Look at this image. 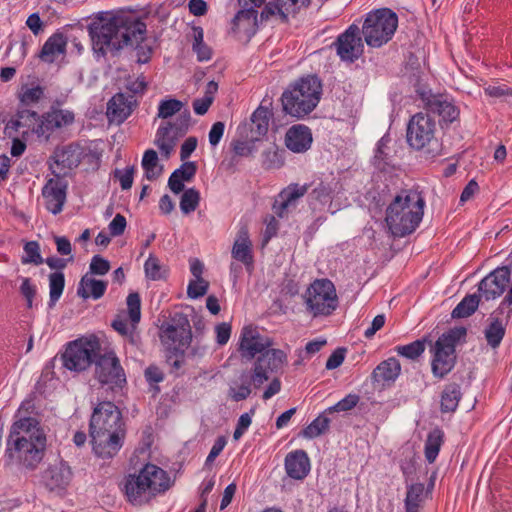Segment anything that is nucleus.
<instances>
[{
	"label": "nucleus",
	"mask_w": 512,
	"mask_h": 512,
	"mask_svg": "<svg viewBox=\"0 0 512 512\" xmlns=\"http://www.w3.org/2000/svg\"><path fill=\"white\" fill-rule=\"evenodd\" d=\"M10 427L3 455L7 470L34 471L43 460L46 449V435L39 422L33 417H21Z\"/></svg>",
	"instance_id": "1"
},
{
	"label": "nucleus",
	"mask_w": 512,
	"mask_h": 512,
	"mask_svg": "<svg viewBox=\"0 0 512 512\" xmlns=\"http://www.w3.org/2000/svg\"><path fill=\"white\" fill-rule=\"evenodd\" d=\"M90 436L95 454L103 459L114 457L123 445L125 429L121 412L112 402L99 403L90 419Z\"/></svg>",
	"instance_id": "2"
},
{
	"label": "nucleus",
	"mask_w": 512,
	"mask_h": 512,
	"mask_svg": "<svg viewBox=\"0 0 512 512\" xmlns=\"http://www.w3.org/2000/svg\"><path fill=\"white\" fill-rule=\"evenodd\" d=\"M425 199L418 189H401L385 210V223L389 232L397 238L412 234L424 215Z\"/></svg>",
	"instance_id": "3"
},
{
	"label": "nucleus",
	"mask_w": 512,
	"mask_h": 512,
	"mask_svg": "<svg viewBox=\"0 0 512 512\" xmlns=\"http://www.w3.org/2000/svg\"><path fill=\"white\" fill-rule=\"evenodd\" d=\"M67 30L88 32H146V24L132 11H102L88 17L72 21L64 26Z\"/></svg>",
	"instance_id": "4"
},
{
	"label": "nucleus",
	"mask_w": 512,
	"mask_h": 512,
	"mask_svg": "<svg viewBox=\"0 0 512 512\" xmlns=\"http://www.w3.org/2000/svg\"><path fill=\"white\" fill-rule=\"evenodd\" d=\"M171 486L168 473L154 464H146L137 475H130L125 483V493L134 505L148 503Z\"/></svg>",
	"instance_id": "5"
},
{
	"label": "nucleus",
	"mask_w": 512,
	"mask_h": 512,
	"mask_svg": "<svg viewBox=\"0 0 512 512\" xmlns=\"http://www.w3.org/2000/svg\"><path fill=\"white\" fill-rule=\"evenodd\" d=\"M321 91L322 86L316 76L299 79L282 94L284 112L296 118L308 115L318 105Z\"/></svg>",
	"instance_id": "6"
},
{
	"label": "nucleus",
	"mask_w": 512,
	"mask_h": 512,
	"mask_svg": "<svg viewBox=\"0 0 512 512\" xmlns=\"http://www.w3.org/2000/svg\"><path fill=\"white\" fill-rule=\"evenodd\" d=\"M146 34H90L93 50L104 56L115 54L124 46H131L136 53L137 62L145 64L150 60L153 43Z\"/></svg>",
	"instance_id": "7"
},
{
	"label": "nucleus",
	"mask_w": 512,
	"mask_h": 512,
	"mask_svg": "<svg viewBox=\"0 0 512 512\" xmlns=\"http://www.w3.org/2000/svg\"><path fill=\"white\" fill-rule=\"evenodd\" d=\"M192 334L189 320L182 314H175L170 322L160 329V339L167 350V362L175 371L185 363L184 351L189 347Z\"/></svg>",
	"instance_id": "8"
},
{
	"label": "nucleus",
	"mask_w": 512,
	"mask_h": 512,
	"mask_svg": "<svg viewBox=\"0 0 512 512\" xmlns=\"http://www.w3.org/2000/svg\"><path fill=\"white\" fill-rule=\"evenodd\" d=\"M436 134V122L429 114L417 113L408 122L406 133L408 145L431 157L440 155L442 151V143Z\"/></svg>",
	"instance_id": "9"
},
{
	"label": "nucleus",
	"mask_w": 512,
	"mask_h": 512,
	"mask_svg": "<svg viewBox=\"0 0 512 512\" xmlns=\"http://www.w3.org/2000/svg\"><path fill=\"white\" fill-rule=\"evenodd\" d=\"M306 310L313 317L329 316L338 307L336 288L329 279H316L304 294Z\"/></svg>",
	"instance_id": "10"
},
{
	"label": "nucleus",
	"mask_w": 512,
	"mask_h": 512,
	"mask_svg": "<svg viewBox=\"0 0 512 512\" xmlns=\"http://www.w3.org/2000/svg\"><path fill=\"white\" fill-rule=\"evenodd\" d=\"M466 335L463 327L450 329L443 333L432 347V373L437 378L445 377L456 362L455 347L458 341Z\"/></svg>",
	"instance_id": "11"
},
{
	"label": "nucleus",
	"mask_w": 512,
	"mask_h": 512,
	"mask_svg": "<svg viewBox=\"0 0 512 512\" xmlns=\"http://www.w3.org/2000/svg\"><path fill=\"white\" fill-rule=\"evenodd\" d=\"M100 344L96 338L77 339L70 342L61 356L62 365L73 372L86 370L99 353Z\"/></svg>",
	"instance_id": "12"
},
{
	"label": "nucleus",
	"mask_w": 512,
	"mask_h": 512,
	"mask_svg": "<svg viewBox=\"0 0 512 512\" xmlns=\"http://www.w3.org/2000/svg\"><path fill=\"white\" fill-rule=\"evenodd\" d=\"M309 0H274L263 7L259 18L260 28H275L280 24L289 23L290 18L306 9Z\"/></svg>",
	"instance_id": "13"
},
{
	"label": "nucleus",
	"mask_w": 512,
	"mask_h": 512,
	"mask_svg": "<svg viewBox=\"0 0 512 512\" xmlns=\"http://www.w3.org/2000/svg\"><path fill=\"white\" fill-rule=\"evenodd\" d=\"M190 117L186 112L175 121H161L155 136V144L162 154L169 156L179 138L185 135L189 128Z\"/></svg>",
	"instance_id": "14"
},
{
	"label": "nucleus",
	"mask_w": 512,
	"mask_h": 512,
	"mask_svg": "<svg viewBox=\"0 0 512 512\" xmlns=\"http://www.w3.org/2000/svg\"><path fill=\"white\" fill-rule=\"evenodd\" d=\"M273 344V339L261 334L258 327L246 325L241 329L237 350L243 361H251Z\"/></svg>",
	"instance_id": "15"
},
{
	"label": "nucleus",
	"mask_w": 512,
	"mask_h": 512,
	"mask_svg": "<svg viewBox=\"0 0 512 512\" xmlns=\"http://www.w3.org/2000/svg\"><path fill=\"white\" fill-rule=\"evenodd\" d=\"M95 377L101 384L121 387L126 382L124 370L113 351L96 356Z\"/></svg>",
	"instance_id": "16"
},
{
	"label": "nucleus",
	"mask_w": 512,
	"mask_h": 512,
	"mask_svg": "<svg viewBox=\"0 0 512 512\" xmlns=\"http://www.w3.org/2000/svg\"><path fill=\"white\" fill-rule=\"evenodd\" d=\"M511 314L512 303L506 302V299H503L498 308L490 314L484 336L491 348L495 349L500 346Z\"/></svg>",
	"instance_id": "17"
},
{
	"label": "nucleus",
	"mask_w": 512,
	"mask_h": 512,
	"mask_svg": "<svg viewBox=\"0 0 512 512\" xmlns=\"http://www.w3.org/2000/svg\"><path fill=\"white\" fill-rule=\"evenodd\" d=\"M192 180V162L185 161L183 165L173 171L168 179V188L174 194L183 192L180 201V210L183 214L192 211V188L184 189L185 183Z\"/></svg>",
	"instance_id": "18"
},
{
	"label": "nucleus",
	"mask_w": 512,
	"mask_h": 512,
	"mask_svg": "<svg viewBox=\"0 0 512 512\" xmlns=\"http://www.w3.org/2000/svg\"><path fill=\"white\" fill-rule=\"evenodd\" d=\"M287 364V354L281 349L268 348L255 359L253 367L255 376L262 381H268L270 373L281 371Z\"/></svg>",
	"instance_id": "19"
},
{
	"label": "nucleus",
	"mask_w": 512,
	"mask_h": 512,
	"mask_svg": "<svg viewBox=\"0 0 512 512\" xmlns=\"http://www.w3.org/2000/svg\"><path fill=\"white\" fill-rule=\"evenodd\" d=\"M127 309H128V318L130 320V324L127 322V319L122 316H118L113 322L112 327L122 336H125L129 339L132 344L136 343V325L140 321L141 318V301L138 293H130L126 299Z\"/></svg>",
	"instance_id": "20"
},
{
	"label": "nucleus",
	"mask_w": 512,
	"mask_h": 512,
	"mask_svg": "<svg viewBox=\"0 0 512 512\" xmlns=\"http://www.w3.org/2000/svg\"><path fill=\"white\" fill-rule=\"evenodd\" d=\"M511 272L507 266L494 269L478 284V292L485 300L501 296L510 282Z\"/></svg>",
	"instance_id": "21"
},
{
	"label": "nucleus",
	"mask_w": 512,
	"mask_h": 512,
	"mask_svg": "<svg viewBox=\"0 0 512 512\" xmlns=\"http://www.w3.org/2000/svg\"><path fill=\"white\" fill-rule=\"evenodd\" d=\"M398 16L389 8H378L366 14L362 22V32H395Z\"/></svg>",
	"instance_id": "22"
},
{
	"label": "nucleus",
	"mask_w": 512,
	"mask_h": 512,
	"mask_svg": "<svg viewBox=\"0 0 512 512\" xmlns=\"http://www.w3.org/2000/svg\"><path fill=\"white\" fill-rule=\"evenodd\" d=\"M428 112L438 115L440 122L449 124L458 120L460 111L453 99L445 94H431L425 99Z\"/></svg>",
	"instance_id": "23"
},
{
	"label": "nucleus",
	"mask_w": 512,
	"mask_h": 512,
	"mask_svg": "<svg viewBox=\"0 0 512 512\" xmlns=\"http://www.w3.org/2000/svg\"><path fill=\"white\" fill-rule=\"evenodd\" d=\"M264 382L262 380L258 382L255 376V368L252 366L250 371H241L238 377L231 382L228 389V397L235 402L246 400L252 393V386L257 389Z\"/></svg>",
	"instance_id": "24"
},
{
	"label": "nucleus",
	"mask_w": 512,
	"mask_h": 512,
	"mask_svg": "<svg viewBox=\"0 0 512 512\" xmlns=\"http://www.w3.org/2000/svg\"><path fill=\"white\" fill-rule=\"evenodd\" d=\"M75 120V115L67 109L51 108L37 125V135L49 138L50 134L56 130L71 125Z\"/></svg>",
	"instance_id": "25"
},
{
	"label": "nucleus",
	"mask_w": 512,
	"mask_h": 512,
	"mask_svg": "<svg viewBox=\"0 0 512 512\" xmlns=\"http://www.w3.org/2000/svg\"><path fill=\"white\" fill-rule=\"evenodd\" d=\"M45 207L54 215L60 213L66 200V185L56 177L49 179L42 189Z\"/></svg>",
	"instance_id": "26"
},
{
	"label": "nucleus",
	"mask_w": 512,
	"mask_h": 512,
	"mask_svg": "<svg viewBox=\"0 0 512 512\" xmlns=\"http://www.w3.org/2000/svg\"><path fill=\"white\" fill-rule=\"evenodd\" d=\"M231 256L234 260L241 262L248 272L254 267L253 244L249 236L248 229L241 227L237 232Z\"/></svg>",
	"instance_id": "27"
},
{
	"label": "nucleus",
	"mask_w": 512,
	"mask_h": 512,
	"mask_svg": "<svg viewBox=\"0 0 512 512\" xmlns=\"http://www.w3.org/2000/svg\"><path fill=\"white\" fill-rule=\"evenodd\" d=\"M308 185L290 184L284 188L276 198L273 204V211L278 217H284L289 208H295L296 202L308 191Z\"/></svg>",
	"instance_id": "28"
},
{
	"label": "nucleus",
	"mask_w": 512,
	"mask_h": 512,
	"mask_svg": "<svg viewBox=\"0 0 512 512\" xmlns=\"http://www.w3.org/2000/svg\"><path fill=\"white\" fill-rule=\"evenodd\" d=\"M53 163L50 165L53 174L60 178L68 173V171L77 167L80 163V154L76 148L65 146L55 150L53 154Z\"/></svg>",
	"instance_id": "29"
},
{
	"label": "nucleus",
	"mask_w": 512,
	"mask_h": 512,
	"mask_svg": "<svg viewBox=\"0 0 512 512\" xmlns=\"http://www.w3.org/2000/svg\"><path fill=\"white\" fill-rule=\"evenodd\" d=\"M312 141L311 130L302 124L293 125L285 135V145L294 153L306 152L311 147Z\"/></svg>",
	"instance_id": "30"
},
{
	"label": "nucleus",
	"mask_w": 512,
	"mask_h": 512,
	"mask_svg": "<svg viewBox=\"0 0 512 512\" xmlns=\"http://www.w3.org/2000/svg\"><path fill=\"white\" fill-rule=\"evenodd\" d=\"M287 475L294 480H303L310 471V460L304 450L289 452L284 460Z\"/></svg>",
	"instance_id": "31"
},
{
	"label": "nucleus",
	"mask_w": 512,
	"mask_h": 512,
	"mask_svg": "<svg viewBox=\"0 0 512 512\" xmlns=\"http://www.w3.org/2000/svg\"><path fill=\"white\" fill-rule=\"evenodd\" d=\"M336 46L341 60L347 62H354L363 52L360 34H340Z\"/></svg>",
	"instance_id": "32"
},
{
	"label": "nucleus",
	"mask_w": 512,
	"mask_h": 512,
	"mask_svg": "<svg viewBox=\"0 0 512 512\" xmlns=\"http://www.w3.org/2000/svg\"><path fill=\"white\" fill-rule=\"evenodd\" d=\"M38 124H40V121L37 112L23 109L17 113L16 118L11 119L7 123L5 130L8 134H11L13 131L22 135H26L30 131L37 134Z\"/></svg>",
	"instance_id": "33"
},
{
	"label": "nucleus",
	"mask_w": 512,
	"mask_h": 512,
	"mask_svg": "<svg viewBox=\"0 0 512 512\" xmlns=\"http://www.w3.org/2000/svg\"><path fill=\"white\" fill-rule=\"evenodd\" d=\"M71 479L72 471L64 462L51 465L45 472V483L50 490L65 489Z\"/></svg>",
	"instance_id": "34"
},
{
	"label": "nucleus",
	"mask_w": 512,
	"mask_h": 512,
	"mask_svg": "<svg viewBox=\"0 0 512 512\" xmlns=\"http://www.w3.org/2000/svg\"><path fill=\"white\" fill-rule=\"evenodd\" d=\"M272 116V110L262 104L252 113L250 124L252 140H258L260 137L266 135Z\"/></svg>",
	"instance_id": "35"
},
{
	"label": "nucleus",
	"mask_w": 512,
	"mask_h": 512,
	"mask_svg": "<svg viewBox=\"0 0 512 512\" xmlns=\"http://www.w3.org/2000/svg\"><path fill=\"white\" fill-rule=\"evenodd\" d=\"M131 112L130 102L122 93L114 95L108 102L107 116L112 122L122 123Z\"/></svg>",
	"instance_id": "36"
},
{
	"label": "nucleus",
	"mask_w": 512,
	"mask_h": 512,
	"mask_svg": "<svg viewBox=\"0 0 512 512\" xmlns=\"http://www.w3.org/2000/svg\"><path fill=\"white\" fill-rule=\"evenodd\" d=\"M400 372V362L395 357H391L377 365L373 370L372 377L375 382L390 383L398 378Z\"/></svg>",
	"instance_id": "37"
},
{
	"label": "nucleus",
	"mask_w": 512,
	"mask_h": 512,
	"mask_svg": "<svg viewBox=\"0 0 512 512\" xmlns=\"http://www.w3.org/2000/svg\"><path fill=\"white\" fill-rule=\"evenodd\" d=\"M106 288L107 283L105 281L96 280L86 274L79 282L77 294L84 299L89 297L99 299L104 295Z\"/></svg>",
	"instance_id": "38"
},
{
	"label": "nucleus",
	"mask_w": 512,
	"mask_h": 512,
	"mask_svg": "<svg viewBox=\"0 0 512 512\" xmlns=\"http://www.w3.org/2000/svg\"><path fill=\"white\" fill-rule=\"evenodd\" d=\"M66 43L63 34H52L45 42L40 58L45 62H53L56 57L65 52Z\"/></svg>",
	"instance_id": "39"
},
{
	"label": "nucleus",
	"mask_w": 512,
	"mask_h": 512,
	"mask_svg": "<svg viewBox=\"0 0 512 512\" xmlns=\"http://www.w3.org/2000/svg\"><path fill=\"white\" fill-rule=\"evenodd\" d=\"M426 497L428 496L425 493V485L423 483L408 485L404 500L406 512H419Z\"/></svg>",
	"instance_id": "40"
},
{
	"label": "nucleus",
	"mask_w": 512,
	"mask_h": 512,
	"mask_svg": "<svg viewBox=\"0 0 512 512\" xmlns=\"http://www.w3.org/2000/svg\"><path fill=\"white\" fill-rule=\"evenodd\" d=\"M260 28L258 13L254 8H247L238 11L232 19V29L249 31Z\"/></svg>",
	"instance_id": "41"
},
{
	"label": "nucleus",
	"mask_w": 512,
	"mask_h": 512,
	"mask_svg": "<svg viewBox=\"0 0 512 512\" xmlns=\"http://www.w3.org/2000/svg\"><path fill=\"white\" fill-rule=\"evenodd\" d=\"M461 389L456 383H451L445 386L441 394L440 409L443 413L454 412L461 399Z\"/></svg>",
	"instance_id": "42"
},
{
	"label": "nucleus",
	"mask_w": 512,
	"mask_h": 512,
	"mask_svg": "<svg viewBox=\"0 0 512 512\" xmlns=\"http://www.w3.org/2000/svg\"><path fill=\"white\" fill-rule=\"evenodd\" d=\"M141 164L144 170V176L149 181L157 179L162 174L163 167L159 164L156 151L152 149L145 151Z\"/></svg>",
	"instance_id": "43"
},
{
	"label": "nucleus",
	"mask_w": 512,
	"mask_h": 512,
	"mask_svg": "<svg viewBox=\"0 0 512 512\" xmlns=\"http://www.w3.org/2000/svg\"><path fill=\"white\" fill-rule=\"evenodd\" d=\"M443 432L440 429H434L431 431L425 442V458L428 463H433L440 451L443 444Z\"/></svg>",
	"instance_id": "44"
},
{
	"label": "nucleus",
	"mask_w": 512,
	"mask_h": 512,
	"mask_svg": "<svg viewBox=\"0 0 512 512\" xmlns=\"http://www.w3.org/2000/svg\"><path fill=\"white\" fill-rule=\"evenodd\" d=\"M480 294L466 295L460 303L453 309L451 315L453 318H466L471 316L478 308Z\"/></svg>",
	"instance_id": "45"
},
{
	"label": "nucleus",
	"mask_w": 512,
	"mask_h": 512,
	"mask_svg": "<svg viewBox=\"0 0 512 512\" xmlns=\"http://www.w3.org/2000/svg\"><path fill=\"white\" fill-rule=\"evenodd\" d=\"M284 150L279 149L276 144H271L262 152V166L265 169H279L284 164Z\"/></svg>",
	"instance_id": "46"
},
{
	"label": "nucleus",
	"mask_w": 512,
	"mask_h": 512,
	"mask_svg": "<svg viewBox=\"0 0 512 512\" xmlns=\"http://www.w3.org/2000/svg\"><path fill=\"white\" fill-rule=\"evenodd\" d=\"M218 91V84L215 81L207 83L204 96L194 100V113L204 115L214 101L215 94Z\"/></svg>",
	"instance_id": "47"
},
{
	"label": "nucleus",
	"mask_w": 512,
	"mask_h": 512,
	"mask_svg": "<svg viewBox=\"0 0 512 512\" xmlns=\"http://www.w3.org/2000/svg\"><path fill=\"white\" fill-rule=\"evenodd\" d=\"M65 287V277L62 272L49 275V306L52 307L60 299Z\"/></svg>",
	"instance_id": "48"
},
{
	"label": "nucleus",
	"mask_w": 512,
	"mask_h": 512,
	"mask_svg": "<svg viewBox=\"0 0 512 512\" xmlns=\"http://www.w3.org/2000/svg\"><path fill=\"white\" fill-rule=\"evenodd\" d=\"M184 104L176 99H163L158 105L157 117L162 121H171L170 119L179 113Z\"/></svg>",
	"instance_id": "49"
},
{
	"label": "nucleus",
	"mask_w": 512,
	"mask_h": 512,
	"mask_svg": "<svg viewBox=\"0 0 512 512\" xmlns=\"http://www.w3.org/2000/svg\"><path fill=\"white\" fill-rule=\"evenodd\" d=\"M330 424V419L324 415H319L302 431L305 438L313 439L325 433Z\"/></svg>",
	"instance_id": "50"
},
{
	"label": "nucleus",
	"mask_w": 512,
	"mask_h": 512,
	"mask_svg": "<svg viewBox=\"0 0 512 512\" xmlns=\"http://www.w3.org/2000/svg\"><path fill=\"white\" fill-rule=\"evenodd\" d=\"M425 342V339H418L407 345L396 346L395 350L398 355L415 360L425 351Z\"/></svg>",
	"instance_id": "51"
},
{
	"label": "nucleus",
	"mask_w": 512,
	"mask_h": 512,
	"mask_svg": "<svg viewBox=\"0 0 512 512\" xmlns=\"http://www.w3.org/2000/svg\"><path fill=\"white\" fill-rule=\"evenodd\" d=\"M204 265L198 259H194V299L204 296L209 288V282L202 278Z\"/></svg>",
	"instance_id": "52"
},
{
	"label": "nucleus",
	"mask_w": 512,
	"mask_h": 512,
	"mask_svg": "<svg viewBox=\"0 0 512 512\" xmlns=\"http://www.w3.org/2000/svg\"><path fill=\"white\" fill-rule=\"evenodd\" d=\"M254 141H243V140H233L231 143V147L233 150V157L231 158V162L229 166L234 165L238 162L237 157H249L252 155L254 151Z\"/></svg>",
	"instance_id": "53"
},
{
	"label": "nucleus",
	"mask_w": 512,
	"mask_h": 512,
	"mask_svg": "<svg viewBox=\"0 0 512 512\" xmlns=\"http://www.w3.org/2000/svg\"><path fill=\"white\" fill-rule=\"evenodd\" d=\"M24 253L25 255L22 257L21 261L23 264H34L40 265L44 263V259L40 254V246L36 241L27 242L24 245Z\"/></svg>",
	"instance_id": "54"
},
{
	"label": "nucleus",
	"mask_w": 512,
	"mask_h": 512,
	"mask_svg": "<svg viewBox=\"0 0 512 512\" xmlns=\"http://www.w3.org/2000/svg\"><path fill=\"white\" fill-rule=\"evenodd\" d=\"M44 91L40 86L23 87L20 94V101L23 105L36 104L43 97Z\"/></svg>",
	"instance_id": "55"
},
{
	"label": "nucleus",
	"mask_w": 512,
	"mask_h": 512,
	"mask_svg": "<svg viewBox=\"0 0 512 512\" xmlns=\"http://www.w3.org/2000/svg\"><path fill=\"white\" fill-rule=\"evenodd\" d=\"M194 52L200 62L211 59L213 51L211 47L203 42V34H194Z\"/></svg>",
	"instance_id": "56"
},
{
	"label": "nucleus",
	"mask_w": 512,
	"mask_h": 512,
	"mask_svg": "<svg viewBox=\"0 0 512 512\" xmlns=\"http://www.w3.org/2000/svg\"><path fill=\"white\" fill-rule=\"evenodd\" d=\"M254 413L255 410L251 409L250 412L244 413L239 417L236 428L233 433L234 440H239L246 432V430L249 428V426L252 423V415Z\"/></svg>",
	"instance_id": "57"
},
{
	"label": "nucleus",
	"mask_w": 512,
	"mask_h": 512,
	"mask_svg": "<svg viewBox=\"0 0 512 512\" xmlns=\"http://www.w3.org/2000/svg\"><path fill=\"white\" fill-rule=\"evenodd\" d=\"M145 274L149 279L158 280L162 277L159 260L150 255L144 264Z\"/></svg>",
	"instance_id": "58"
},
{
	"label": "nucleus",
	"mask_w": 512,
	"mask_h": 512,
	"mask_svg": "<svg viewBox=\"0 0 512 512\" xmlns=\"http://www.w3.org/2000/svg\"><path fill=\"white\" fill-rule=\"evenodd\" d=\"M53 239L58 254L61 256H69L68 260L73 262L74 256L72 254V245L70 240L65 236H54Z\"/></svg>",
	"instance_id": "59"
},
{
	"label": "nucleus",
	"mask_w": 512,
	"mask_h": 512,
	"mask_svg": "<svg viewBox=\"0 0 512 512\" xmlns=\"http://www.w3.org/2000/svg\"><path fill=\"white\" fill-rule=\"evenodd\" d=\"M89 270L91 274L105 275L110 270L109 262L99 255L92 257Z\"/></svg>",
	"instance_id": "60"
},
{
	"label": "nucleus",
	"mask_w": 512,
	"mask_h": 512,
	"mask_svg": "<svg viewBox=\"0 0 512 512\" xmlns=\"http://www.w3.org/2000/svg\"><path fill=\"white\" fill-rule=\"evenodd\" d=\"M135 172L134 166H129L124 170H116L115 177L118 178L120 186L123 190L130 189L133 184V176Z\"/></svg>",
	"instance_id": "61"
},
{
	"label": "nucleus",
	"mask_w": 512,
	"mask_h": 512,
	"mask_svg": "<svg viewBox=\"0 0 512 512\" xmlns=\"http://www.w3.org/2000/svg\"><path fill=\"white\" fill-rule=\"evenodd\" d=\"M216 342L220 346H224L228 343L231 333L232 326L230 323L222 322L215 326Z\"/></svg>",
	"instance_id": "62"
},
{
	"label": "nucleus",
	"mask_w": 512,
	"mask_h": 512,
	"mask_svg": "<svg viewBox=\"0 0 512 512\" xmlns=\"http://www.w3.org/2000/svg\"><path fill=\"white\" fill-rule=\"evenodd\" d=\"M360 397L357 394H348L343 399L338 401L331 410L341 412L353 409L359 402Z\"/></svg>",
	"instance_id": "63"
},
{
	"label": "nucleus",
	"mask_w": 512,
	"mask_h": 512,
	"mask_svg": "<svg viewBox=\"0 0 512 512\" xmlns=\"http://www.w3.org/2000/svg\"><path fill=\"white\" fill-rule=\"evenodd\" d=\"M345 348H337L333 353L329 356V358L326 361V369L333 370L338 368L345 359Z\"/></svg>",
	"instance_id": "64"
}]
</instances>
